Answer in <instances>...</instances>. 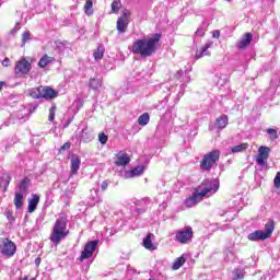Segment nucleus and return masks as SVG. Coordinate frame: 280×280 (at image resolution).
Returning <instances> with one entry per match:
<instances>
[{
	"instance_id": "nucleus-26",
	"label": "nucleus",
	"mask_w": 280,
	"mask_h": 280,
	"mask_svg": "<svg viewBox=\"0 0 280 280\" xmlns=\"http://www.w3.org/2000/svg\"><path fill=\"white\" fill-rule=\"evenodd\" d=\"M104 46H98L93 52L94 60H102L104 58Z\"/></svg>"
},
{
	"instance_id": "nucleus-44",
	"label": "nucleus",
	"mask_w": 280,
	"mask_h": 280,
	"mask_svg": "<svg viewBox=\"0 0 280 280\" xmlns=\"http://www.w3.org/2000/svg\"><path fill=\"white\" fill-rule=\"evenodd\" d=\"M5 84V82L4 81H0V91H2L3 90V85Z\"/></svg>"
},
{
	"instance_id": "nucleus-6",
	"label": "nucleus",
	"mask_w": 280,
	"mask_h": 280,
	"mask_svg": "<svg viewBox=\"0 0 280 280\" xmlns=\"http://www.w3.org/2000/svg\"><path fill=\"white\" fill-rule=\"evenodd\" d=\"M220 161V150H212L206 153L200 161V170L203 172H211L213 165Z\"/></svg>"
},
{
	"instance_id": "nucleus-38",
	"label": "nucleus",
	"mask_w": 280,
	"mask_h": 280,
	"mask_svg": "<svg viewBox=\"0 0 280 280\" xmlns=\"http://www.w3.org/2000/svg\"><path fill=\"white\" fill-rule=\"evenodd\" d=\"M70 149H71V142H66L60 147L59 152H65V150H70Z\"/></svg>"
},
{
	"instance_id": "nucleus-23",
	"label": "nucleus",
	"mask_w": 280,
	"mask_h": 280,
	"mask_svg": "<svg viewBox=\"0 0 280 280\" xmlns=\"http://www.w3.org/2000/svg\"><path fill=\"white\" fill-rule=\"evenodd\" d=\"M83 10L88 16H93V0H86Z\"/></svg>"
},
{
	"instance_id": "nucleus-22",
	"label": "nucleus",
	"mask_w": 280,
	"mask_h": 280,
	"mask_svg": "<svg viewBox=\"0 0 280 280\" xmlns=\"http://www.w3.org/2000/svg\"><path fill=\"white\" fill-rule=\"evenodd\" d=\"M246 150H248V142L232 147L231 152L237 154L238 152H246Z\"/></svg>"
},
{
	"instance_id": "nucleus-34",
	"label": "nucleus",
	"mask_w": 280,
	"mask_h": 280,
	"mask_svg": "<svg viewBox=\"0 0 280 280\" xmlns=\"http://www.w3.org/2000/svg\"><path fill=\"white\" fill-rule=\"evenodd\" d=\"M273 187L278 189V194H280V172H278L273 178Z\"/></svg>"
},
{
	"instance_id": "nucleus-9",
	"label": "nucleus",
	"mask_w": 280,
	"mask_h": 280,
	"mask_svg": "<svg viewBox=\"0 0 280 280\" xmlns=\"http://www.w3.org/2000/svg\"><path fill=\"white\" fill-rule=\"evenodd\" d=\"M98 244H100V241L97 240L86 243L84 246V249L81 252L79 261H84V259H91V257H93V254L97 249Z\"/></svg>"
},
{
	"instance_id": "nucleus-18",
	"label": "nucleus",
	"mask_w": 280,
	"mask_h": 280,
	"mask_svg": "<svg viewBox=\"0 0 280 280\" xmlns=\"http://www.w3.org/2000/svg\"><path fill=\"white\" fill-rule=\"evenodd\" d=\"M142 246L147 250H156V246L152 244V233L147 234L142 241Z\"/></svg>"
},
{
	"instance_id": "nucleus-36",
	"label": "nucleus",
	"mask_w": 280,
	"mask_h": 280,
	"mask_svg": "<svg viewBox=\"0 0 280 280\" xmlns=\"http://www.w3.org/2000/svg\"><path fill=\"white\" fill-rule=\"evenodd\" d=\"M98 140H100V143H102L104 145L105 143L108 142V136H106L105 133H100Z\"/></svg>"
},
{
	"instance_id": "nucleus-10",
	"label": "nucleus",
	"mask_w": 280,
	"mask_h": 280,
	"mask_svg": "<svg viewBox=\"0 0 280 280\" xmlns=\"http://www.w3.org/2000/svg\"><path fill=\"white\" fill-rule=\"evenodd\" d=\"M130 11H124L122 15L118 18L116 30L119 32V34H125V32H128V25L130 23Z\"/></svg>"
},
{
	"instance_id": "nucleus-24",
	"label": "nucleus",
	"mask_w": 280,
	"mask_h": 280,
	"mask_svg": "<svg viewBox=\"0 0 280 280\" xmlns=\"http://www.w3.org/2000/svg\"><path fill=\"white\" fill-rule=\"evenodd\" d=\"M138 124H139V126H148V124H150V114L144 113V114L140 115L138 118Z\"/></svg>"
},
{
	"instance_id": "nucleus-40",
	"label": "nucleus",
	"mask_w": 280,
	"mask_h": 280,
	"mask_svg": "<svg viewBox=\"0 0 280 280\" xmlns=\"http://www.w3.org/2000/svg\"><path fill=\"white\" fill-rule=\"evenodd\" d=\"M10 63L11 61H10V58L8 57H5L1 62L2 67H10Z\"/></svg>"
},
{
	"instance_id": "nucleus-5",
	"label": "nucleus",
	"mask_w": 280,
	"mask_h": 280,
	"mask_svg": "<svg viewBox=\"0 0 280 280\" xmlns=\"http://www.w3.org/2000/svg\"><path fill=\"white\" fill-rule=\"evenodd\" d=\"M31 96L34 100H56L58 97V91L50 86H38L31 92Z\"/></svg>"
},
{
	"instance_id": "nucleus-33",
	"label": "nucleus",
	"mask_w": 280,
	"mask_h": 280,
	"mask_svg": "<svg viewBox=\"0 0 280 280\" xmlns=\"http://www.w3.org/2000/svg\"><path fill=\"white\" fill-rule=\"evenodd\" d=\"M131 176H141L143 174V166H136L130 171Z\"/></svg>"
},
{
	"instance_id": "nucleus-3",
	"label": "nucleus",
	"mask_w": 280,
	"mask_h": 280,
	"mask_svg": "<svg viewBox=\"0 0 280 280\" xmlns=\"http://www.w3.org/2000/svg\"><path fill=\"white\" fill-rule=\"evenodd\" d=\"M67 235H69V230L67 229V219L61 217L56 220L49 240L52 244H55V246H58L60 242L67 237Z\"/></svg>"
},
{
	"instance_id": "nucleus-27",
	"label": "nucleus",
	"mask_w": 280,
	"mask_h": 280,
	"mask_svg": "<svg viewBox=\"0 0 280 280\" xmlns=\"http://www.w3.org/2000/svg\"><path fill=\"white\" fill-rule=\"evenodd\" d=\"M13 202H14L16 209H21V207H23V194L15 192Z\"/></svg>"
},
{
	"instance_id": "nucleus-13",
	"label": "nucleus",
	"mask_w": 280,
	"mask_h": 280,
	"mask_svg": "<svg viewBox=\"0 0 280 280\" xmlns=\"http://www.w3.org/2000/svg\"><path fill=\"white\" fill-rule=\"evenodd\" d=\"M80 165H82V160H80V155L72 154L70 158V168L73 176L78 175Z\"/></svg>"
},
{
	"instance_id": "nucleus-35",
	"label": "nucleus",
	"mask_w": 280,
	"mask_h": 280,
	"mask_svg": "<svg viewBox=\"0 0 280 280\" xmlns=\"http://www.w3.org/2000/svg\"><path fill=\"white\" fill-rule=\"evenodd\" d=\"M56 110H57L56 105H52V106L49 108V116H48V119H49L50 121H54V119H56Z\"/></svg>"
},
{
	"instance_id": "nucleus-15",
	"label": "nucleus",
	"mask_w": 280,
	"mask_h": 280,
	"mask_svg": "<svg viewBox=\"0 0 280 280\" xmlns=\"http://www.w3.org/2000/svg\"><path fill=\"white\" fill-rule=\"evenodd\" d=\"M250 43H253V33H245L243 38L236 44V47L238 49H246V47L250 46Z\"/></svg>"
},
{
	"instance_id": "nucleus-30",
	"label": "nucleus",
	"mask_w": 280,
	"mask_h": 280,
	"mask_svg": "<svg viewBox=\"0 0 280 280\" xmlns=\"http://www.w3.org/2000/svg\"><path fill=\"white\" fill-rule=\"evenodd\" d=\"M245 275L246 272L244 271V269H235L233 280H242L244 279Z\"/></svg>"
},
{
	"instance_id": "nucleus-41",
	"label": "nucleus",
	"mask_w": 280,
	"mask_h": 280,
	"mask_svg": "<svg viewBox=\"0 0 280 280\" xmlns=\"http://www.w3.org/2000/svg\"><path fill=\"white\" fill-rule=\"evenodd\" d=\"M175 80H180L183 78V70H178L175 74H174Z\"/></svg>"
},
{
	"instance_id": "nucleus-1",
	"label": "nucleus",
	"mask_w": 280,
	"mask_h": 280,
	"mask_svg": "<svg viewBox=\"0 0 280 280\" xmlns=\"http://www.w3.org/2000/svg\"><path fill=\"white\" fill-rule=\"evenodd\" d=\"M161 43V33H155L152 37L138 39L132 48V54L141 56V58H150L156 54V49Z\"/></svg>"
},
{
	"instance_id": "nucleus-32",
	"label": "nucleus",
	"mask_w": 280,
	"mask_h": 280,
	"mask_svg": "<svg viewBox=\"0 0 280 280\" xmlns=\"http://www.w3.org/2000/svg\"><path fill=\"white\" fill-rule=\"evenodd\" d=\"M267 135H269L271 141H275L276 139H279V135L277 133V129H272V128L267 129Z\"/></svg>"
},
{
	"instance_id": "nucleus-4",
	"label": "nucleus",
	"mask_w": 280,
	"mask_h": 280,
	"mask_svg": "<svg viewBox=\"0 0 280 280\" xmlns=\"http://www.w3.org/2000/svg\"><path fill=\"white\" fill-rule=\"evenodd\" d=\"M275 233V220L269 219L265 224V232L262 230H257L248 235L250 242H259V240H270Z\"/></svg>"
},
{
	"instance_id": "nucleus-45",
	"label": "nucleus",
	"mask_w": 280,
	"mask_h": 280,
	"mask_svg": "<svg viewBox=\"0 0 280 280\" xmlns=\"http://www.w3.org/2000/svg\"><path fill=\"white\" fill-rule=\"evenodd\" d=\"M226 1H232V0H226Z\"/></svg>"
},
{
	"instance_id": "nucleus-16",
	"label": "nucleus",
	"mask_w": 280,
	"mask_h": 280,
	"mask_svg": "<svg viewBox=\"0 0 280 280\" xmlns=\"http://www.w3.org/2000/svg\"><path fill=\"white\" fill-rule=\"evenodd\" d=\"M229 126V116L226 114H222L219 118H217L214 122V128L219 130H224Z\"/></svg>"
},
{
	"instance_id": "nucleus-42",
	"label": "nucleus",
	"mask_w": 280,
	"mask_h": 280,
	"mask_svg": "<svg viewBox=\"0 0 280 280\" xmlns=\"http://www.w3.org/2000/svg\"><path fill=\"white\" fill-rule=\"evenodd\" d=\"M212 38H220V30H215L212 32Z\"/></svg>"
},
{
	"instance_id": "nucleus-20",
	"label": "nucleus",
	"mask_w": 280,
	"mask_h": 280,
	"mask_svg": "<svg viewBox=\"0 0 280 280\" xmlns=\"http://www.w3.org/2000/svg\"><path fill=\"white\" fill-rule=\"evenodd\" d=\"M102 80L98 78H91L89 82V86L90 89H92V91H97L98 89H102Z\"/></svg>"
},
{
	"instance_id": "nucleus-37",
	"label": "nucleus",
	"mask_w": 280,
	"mask_h": 280,
	"mask_svg": "<svg viewBox=\"0 0 280 280\" xmlns=\"http://www.w3.org/2000/svg\"><path fill=\"white\" fill-rule=\"evenodd\" d=\"M5 217L9 220V222H14L16 219L14 218V213L10 210L5 212Z\"/></svg>"
},
{
	"instance_id": "nucleus-14",
	"label": "nucleus",
	"mask_w": 280,
	"mask_h": 280,
	"mask_svg": "<svg viewBox=\"0 0 280 280\" xmlns=\"http://www.w3.org/2000/svg\"><path fill=\"white\" fill-rule=\"evenodd\" d=\"M116 159L117 160L115 161V165H117V167H126V165L130 163V156H128V153L126 152L116 154Z\"/></svg>"
},
{
	"instance_id": "nucleus-28",
	"label": "nucleus",
	"mask_w": 280,
	"mask_h": 280,
	"mask_svg": "<svg viewBox=\"0 0 280 280\" xmlns=\"http://www.w3.org/2000/svg\"><path fill=\"white\" fill-rule=\"evenodd\" d=\"M119 10H121V0H114L112 2V12L117 14L119 13Z\"/></svg>"
},
{
	"instance_id": "nucleus-43",
	"label": "nucleus",
	"mask_w": 280,
	"mask_h": 280,
	"mask_svg": "<svg viewBox=\"0 0 280 280\" xmlns=\"http://www.w3.org/2000/svg\"><path fill=\"white\" fill-rule=\"evenodd\" d=\"M20 280H36V278H31L28 276L21 277Z\"/></svg>"
},
{
	"instance_id": "nucleus-12",
	"label": "nucleus",
	"mask_w": 280,
	"mask_h": 280,
	"mask_svg": "<svg viewBox=\"0 0 280 280\" xmlns=\"http://www.w3.org/2000/svg\"><path fill=\"white\" fill-rule=\"evenodd\" d=\"M269 156H270V148L264 147V145L259 147L258 155L256 156L257 165H259L260 167H264Z\"/></svg>"
},
{
	"instance_id": "nucleus-29",
	"label": "nucleus",
	"mask_w": 280,
	"mask_h": 280,
	"mask_svg": "<svg viewBox=\"0 0 280 280\" xmlns=\"http://www.w3.org/2000/svg\"><path fill=\"white\" fill-rule=\"evenodd\" d=\"M20 191L24 192V191H27V187H30V178L28 177H24L20 185Z\"/></svg>"
},
{
	"instance_id": "nucleus-25",
	"label": "nucleus",
	"mask_w": 280,
	"mask_h": 280,
	"mask_svg": "<svg viewBox=\"0 0 280 280\" xmlns=\"http://www.w3.org/2000/svg\"><path fill=\"white\" fill-rule=\"evenodd\" d=\"M185 261H187L183 256L176 258V260L173 262V270H179V268H183L185 266Z\"/></svg>"
},
{
	"instance_id": "nucleus-7",
	"label": "nucleus",
	"mask_w": 280,
	"mask_h": 280,
	"mask_svg": "<svg viewBox=\"0 0 280 280\" xmlns=\"http://www.w3.org/2000/svg\"><path fill=\"white\" fill-rule=\"evenodd\" d=\"M32 71V62L22 57L15 61L14 73L16 78H25Z\"/></svg>"
},
{
	"instance_id": "nucleus-17",
	"label": "nucleus",
	"mask_w": 280,
	"mask_h": 280,
	"mask_svg": "<svg viewBox=\"0 0 280 280\" xmlns=\"http://www.w3.org/2000/svg\"><path fill=\"white\" fill-rule=\"evenodd\" d=\"M38 202H40V196L32 195V198L28 199V213H34V211H36Z\"/></svg>"
},
{
	"instance_id": "nucleus-31",
	"label": "nucleus",
	"mask_w": 280,
	"mask_h": 280,
	"mask_svg": "<svg viewBox=\"0 0 280 280\" xmlns=\"http://www.w3.org/2000/svg\"><path fill=\"white\" fill-rule=\"evenodd\" d=\"M30 38H32V33L30 31H25L24 33H22V47H25Z\"/></svg>"
},
{
	"instance_id": "nucleus-21",
	"label": "nucleus",
	"mask_w": 280,
	"mask_h": 280,
	"mask_svg": "<svg viewBox=\"0 0 280 280\" xmlns=\"http://www.w3.org/2000/svg\"><path fill=\"white\" fill-rule=\"evenodd\" d=\"M211 45H213V42L206 44L201 49V51L196 54V59L200 60V58H203L205 56H210V54H207V51H209Z\"/></svg>"
},
{
	"instance_id": "nucleus-39",
	"label": "nucleus",
	"mask_w": 280,
	"mask_h": 280,
	"mask_svg": "<svg viewBox=\"0 0 280 280\" xmlns=\"http://www.w3.org/2000/svg\"><path fill=\"white\" fill-rule=\"evenodd\" d=\"M108 185H110V180L105 179V180L101 184V189H102V191H106V189H108Z\"/></svg>"
},
{
	"instance_id": "nucleus-19",
	"label": "nucleus",
	"mask_w": 280,
	"mask_h": 280,
	"mask_svg": "<svg viewBox=\"0 0 280 280\" xmlns=\"http://www.w3.org/2000/svg\"><path fill=\"white\" fill-rule=\"evenodd\" d=\"M54 60H56V58L54 57H49L47 54H45L38 61V67L39 69H45V67L51 65V62H54Z\"/></svg>"
},
{
	"instance_id": "nucleus-11",
	"label": "nucleus",
	"mask_w": 280,
	"mask_h": 280,
	"mask_svg": "<svg viewBox=\"0 0 280 280\" xmlns=\"http://www.w3.org/2000/svg\"><path fill=\"white\" fill-rule=\"evenodd\" d=\"M192 237L194 229H191V226H188L182 231H177L175 234V240L179 242V244H187L188 242H191Z\"/></svg>"
},
{
	"instance_id": "nucleus-8",
	"label": "nucleus",
	"mask_w": 280,
	"mask_h": 280,
	"mask_svg": "<svg viewBox=\"0 0 280 280\" xmlns=\"http://www.w3.org/2000/svg\"><path fill=\"white\" fill-rule=\"evenodd\" d=\"M0 253L4 257H14L16 254V244L10 238L1 237L0 238Z\"/></svg>"
},
{
	"instance_id": "nucleus-2",
	"label": "nucleus",
	"mask_w": 280,
	"mask_h": 280,
	"mask_svg": "<svg viewBox=\"0 0 280 280\" xmlns=\"http://www.w3.org/2000/svg\"><path fill=\"white\" fill-rule=\"evenodd\" d=\"M218 189V185H213V182H211L210 179H203L201 184L197 188H195L192 195L186 198L185 206L190 209V207L198 205V202H202L205 198L212 196V194H215Z\"/></svg>"
}]
</instances>
